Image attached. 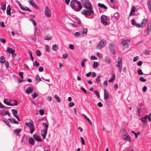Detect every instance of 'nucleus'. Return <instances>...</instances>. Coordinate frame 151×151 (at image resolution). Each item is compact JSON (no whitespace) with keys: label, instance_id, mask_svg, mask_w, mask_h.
Here are the masks:
<instances>
[{"label":"nucleus","instance_id":"4d7b16f0","mask_svg":"<svg viewBox=\"0 0 151 151\" xmlns=\"http://www.w3.org/2000/svg\"><path fill=\"white\" fill-rule=\"evenodd\" d=\"M139 80L141 81H142V82H145L146 81V79L144 78L143 77H140L139 78Z\"/></svg>","mask_w":151,"mask_h":151},{"label":"nucleus","instance_id":"473e14b6","mask_svg":"<svg viewBox=\"0 0 151 151\" xmlns=\"http://www.w3.org/2000/svg\"><path fill=\"white\" fill-rule=\"evenodd\" d=\"M147 5L149 10L151 12V1H148Z\"/></svg>","mask_w":151,"mask_h":151},{"label":"nucleus","instance_id":"de8ad7c7","mask_svg":"<svg viewBox=\"0 0 151 151\" xmlns=\"http://www.w3.org/2000/svg\"><path fill=\"white\" fill-rule=\"evenodd\" d=\"M29 20L32 22L33 24L35 26H36L37 24H36V22L34 20H33L32 19H29Z\"/></svg>","mask_w":151,"mask_h":151},{"label":"nucleus","instance_id":"cd10ccee","mask_svg":"<svg viewBox=\"0 0 151 151\" xmlns=\"http://www.w3.org/2000/svg\"><path fill=\"white\" fill-rule=\"evenodd\" d=\"M98 6L99 7H100L102 8H104L105 9H107V7L105 5H104V4H101L100 3H99L98 4Z\"/></svg>","mask_w":151,"mask_h":151},{"label":"nucleus","instance_id":"f8f14e48","mask_svg":"<svg viewBox=\"0 0 151 151\" xmlns=\"http://www.w3.org/2000/svg\"><path fill=\"white\" fill-rule=\"evenodd\" d=\"M25 91L27 93L30 94L33 92V90L32 87H29L26 89Z\"/></svg>","mask_w":151,"mask_h":151},{"label":"nucleus","instance_id":"423d86ee","mask_svg":"<svg viewBox=\"0 0 151 151\" xmlns=\"http://www.w3.org/2000/svg\"><path fill=\"white\" fill-rule=\"evenodd\" d=\"M86 10L84 9L82 11V14L86 16H89L92 13H94L92 9H88Z\"/></svg>","mask_w":151,"mask_h":151},{"label":"nucleus","instance_id":"a878e982","mask_svg":"<svg viewBox=\"0 0 151 151\" xmlns=\"http://www.w3.org/2000/svg\"><path fill=\"white\" fill-rule=\"evenodd\" d=\"M135 8L134 6H132V7L131 12L129 14V15H133V14H134L135 12Z\"/></svg>","mask_w":151,"mask_h":151},{"label":"nucleus","instance_id":"6e6d98bb","mask_svg":"<svg viewBox=\"0 0 151 151\" xmlns=\"http://www.w3.org/2000/svg\"><path fill=\"white\" fill-rule=\"evenodd\" d=\"M33 65L35 66H36L37 67H38L39 65H40V64H39V63L36 61H35L34 64H33Z\"/></svg>","mask_w":151,"mask_h":151},{"label":"nucleus","instance_id":"9b49d317","mask_svg":"<svg viewBox=\"0 0 151 151\" xmlns=\"http://www.w3.org/2000/svg\"><path fill=\"white\" fill-rule=\"evenodd\" d=\"M33 138L35 140L39 142H42L43 140L41 139L40 137L37 134H35L33 135Z\"/></svg>","mask_w":151,"mask_h":151},{"label":"nucleus","instance_id":"774afa93","mask_svg":"<svg viewBox=\"0 0 151 151\" xmlns=\"http://www.w3.org/2000/svg\"><path fill=\"white\" fill-rule=\"evenodd\" d=\"M81 89L86 94L87 93L86 91V90L83 87H81Z\"/></svg>","mask_w":151,"mask_h":151},{"label":"nucleus","instance_id":"ea45409f","mask_svg":"<svg viewBox=\"0 0 151 151\" xmlns=\"http://www.w3.org/2000/svg\"><path fill=\"white\" fill-rule=\"evenodd\" d=\"M29 55L30 56V57L31 58V60L32 61H33L34 58L32 55V52L30 51V50H29Z\"/></svg>","mask_w":151,"mask_h":151},{"label":"nucleus","instance_id":"e2e57ef3","mask_svg":"<svg viewBox=\"0 0 151 151\" xmlns=\"http://www.w3.org/2000/svg\"><path fill=\"white\" fill-rule=\"evenodd\" d=\"M131 132L134 134L135 136V137L136 138H137V133L134 132L133 131H131Z\"/></svg>","mask_w":151,"mask_h":151},{"label":"nucleus","instance_id":"a18cd8bd","mask_svg":"<svg viewBox=\"0 0 151 151\" xmlns=\"http://www.w3.org/2000/svg\"><path fill=\"white\" fill-rule=\"evenodd\" d=\"M101 77V76H98L96 78V82H97L98 83L100 82V78Z\"/></svg>","mask_w":151,"mask_h":151},{"label":"nucleus","instance_id":"3c124183","mask_svg":"<svg viewBox=\"0 0 151 151\" xmlns=\"http://www.w3.org/2000/svg\"><path fill=\"white\" fill-rule=\"evenodd\" d=\"M138 73L139 75H142L143 74V73L141 69H139L138 70Z\"/></svg>","mask_w":151,"mask_h":151},{"label":"nucleus","instance_id":"338daca9","mask_svg":"<svg viewBox=\"0 0 151 151\" xmlns=\"http://www.w3.org/2000/svg\"><path fill=\"white\" fill-rule=\"evenodd\" d=\"M74 103L73 102H72L70 103L69 104V106L70 107H71L74 106Z\"/></svg>","mask_w":151,"mask_h":151},{"label":"nucleus","instance_id":"393cba45","mask_svg":"<svg viewBox=\"0 0 151 151\" xmlns=\"http://www.w3.org/2000/svg\"><path fill=\"white\" fill-rule=\"evenodd\" d=\"M82 115L89 122V123L90 124V125H91V126H92V123L91 122L90 120V119L85 114H83Z\"/></svg>","mask_w":151,"mask_h":151},{"label":"nucleus","instance_id":"052dcab7","mask_svg":"<svg viewBox=\"0 0 151 151\" xmlns=\"http://www.w3.org/2000/svg\"><path fill=\"white\" fill-rule=\"evenodd\" d=\"M68 57L67 54L66 53L64 54L63 55V59H66Z\"/></svg>","mask_w":151,"mask_h":151},{"label":"nucleus","instance_id":"603ef678","mask_svg":"<svg viewBox=\"0 0 151 151\" xmlns=\"http://www.w3.org/2000/svg\"><path fill=\"white\" fill-rule=\"evenodd\" d=\"M39 112L40 113V114L41 116H42L44 114V111L43 109H40L39 111Z\"/></svg>","mask_w":151,"mask_h":151},{"label":"nucleus","instance_id":"4c0bfd02","mask_svg":"<svg viewBox=\"0 0 151 151\" xmlns=\"http://www.w3.org/2000/svg\"><path fill=\"white\" fill-rule=\"evenodd\" d=\"M16 2L18 4L19 7L22 9H23L24 7L21 4V3L18 1L17 0L16 1Z\"/></svg>","mask_w":151,"mask_h":151},{"label":"nucleus","instance_id":"412c9836","mask_svg":"<svg viewBox=\"0 0 151 151\" xmlns=\"http://www.w3.org/2000/svg\"><path fill=\"white\" fill-rule=\"evenodd\" d=\"M22 131L21 129H16L13 131L14 133L17 135H18L19 133Z\"/></svg>","mask_w":151,"mask_h":151},{"label":"nucleus","instance_id":"9d476101","mask_svg":"<svg viewBox=\"0 0 151 151\" xmlns=\"http://www.w3.org/2000/svg\"><path fill=\"white\" fill-rule=\"evenodd\" d=\"M45 14L47 17H51V12L48 6H47L45 8Z\"/></svg>","mask_w":151,"mask_h":151},{"label":"nucleus","instance_id":"2eb2a0df","mask_svg":"<svg viewBox=\"0 0 151 151\" xmlns=\"http://www.w3.org/2000/svg\"><path fill=\"white\" fill-rule=\"evenodd\" d=\"M104 98L105 100L107 99L109 97V94L108 91L106 89H104Z\"/></svg>","mask_w":151,"mask_h":151},{"label":"nucleus","instance_id":"0e129e2a","mask_svg":"<svg viewBox=\"0 0 151 151\" xmlns=\"http://www.w3.org/2000/svg\"><path fill=\"white\" fill-rule=\"evenodd\" d=\"M38 70L40 72H41L43 71L44 68L42 67H40L39 68Z\"/></svg>","mask_w":151,"mask_h":151},{"label":"nucleus","instance_id":"dca6fc26","mask_svg":"<svg viewBox=\"0 0 151 151\" xmlns=\"http://www.w3.org/2000/svg\"><path fill=\"white\" fill-rule=\"evenodd\" d=\"M11 8L9 5L7 7V10H6V13L8 15L11 16Z\"/></svg>","mask_w":151,"mask_h":151},{"label":"nucleus","instance_id":"aec40b11","mask_svg":"<svg viewBox=\"0 0 151 151\" xmlns=\"http://www.w3.org/2000/svg\"><path fill=\"white\" fill-rule=\"evenodd\" d=\"M29 143L30 145H35V141L32 138L30 137L29 138Z\"/></svg>","mask_w":151,"mask_h":151},{"label":"nucleus","instance_id":"8fccbe9b","mask_svg":"<svg viewBox=\"0 0 151 151\" xmlns=\"http://www.w3.org/2000/svg\"><path fill=\"white\" fill-rule=\"evenodd\" d=\"M104 60L106 62L108 63H110V59L107 57L105 58H104Z\"/></svg>","mask_w":151,"mask_h":151},{"label":"nucleus","instance_id":"1a4fd4ad","mask_svg":"<svg viewBox=\"0 0 151 151\" xmlns=\"http://www.w3.org/2000/svg\"><path fill=\"white\" fill-rule=\"evenodd\" d=\"M101 22L105 25H106L107 19L106 16L102 15L101 17Z\"/></svg>","mask_w":151,"mask_h":151},{"label":"nucleus","instance_id":"bf43d9fd","mask_svg":"<svg viewBox=\"0 0 151 151\" xmlns=\"http://www.w3.org/2000/svg\"><path fill=\"white\" fill-rule=\"evenodd\" d=\"M23 9H22V10H26L27 11L31 12V10L29 8L27 7H24Z\"/></svg>","mask_w":151,"mask_h":151},{"label":"nucleus","instance_id":"680f3d73","mask_svg":"<svg viewBox=\"0 0 151 151\" xmlns=\"http://www.w3.org/2000/svg\"><path fill=\"white\" fill-rule=\"evenodd\" d=\"M0 40L2 42L4 43H5L6 42V40L5 39H3L1 38H0Z\"/></svg>","mask_w":151,"mask_h":151},{"label":"nucleus","instance_id":"39448f33","mask_svg":"<svg viewBox=\"0 0 151 151\" xmlns=\"http://www.w3.org/2000/svg\"><path fill=\"white\" fill-rule=\"evenodd\" d=\"M122 59L121 57H119L117 59L118 64L116 65V66L118 68L119 71V72H121L122 68Z\"/></svg>","mask_w":151,"mask_h":151},{"label":"nucleus","instance_id":"f3484780","mask_svg":"<svg viewBox=\"0 0 151 151\" xmlns=\"http://www.w3.org/2000/svg\"><path fill=\"white\" fill-rule=\"evenodd\" d=\"M28 2L29 4L31 5L32 6L37 8V6L36 4L34 2V1L32 0H29L28 1Z\"/></svg>","mask_w":151,"mask_h":151},{"label":"nucleus","instance_id":"72a5a7b5","mask_svg":"<svg viewBox=\"0 0 151 151\" xmlns=\"http://www.w3.org/2000/svg\"><path fill=\"white\" fill-rule=\"evenodd\" d=\"M87 60L85 59H83L81 63V65L82 67H83L85 66V63L86 62Z\"/></svg>","mask_w":151,"mask_h":151},{"label":"nucleus","instance_id":"4be33fe9","mask_svg":"<svg viewBox=\"0 0 151 151\" xmlns=\"http://www.w3.org/2000/svg\"><path fill=\"white\" fill-rule=\"evenodd\" d=\"M147 19H143L141 22V25H142V27H144L147 23Z\"/></svg>","mask_w":151,"mask_h":151},{"label":"nucleus","instance_id":"f03ea898","mask_svg":"<svg viewBox=\"0 0 151 151\" xmlns=\"http://www.w3.org/2000/svg\"><path fill=\"white\" fill-rule=\"evenodd\" d=\"M82 4L84 8L87 9H92V6L88 0H83Z\"/></svg>","mask_w":151,"mask_h":151},{"label":"nucleus","instance_id":"ddd939ff","mask_svg":"<svg viewBox=\"0 0 151 151\" xmlns=\"http://www.w3.org/2000/svg\"><path fill=\"white\" fill-rule=\"evenodd\" d=\"M109 48L111 52L113 54L115 53V50H114V44L112 43L109 46Z\"/></svg>","mask_w":151,"mask_h":151},{"label":"nucleus","instance_id":"a19ab883","mask_svg":"<svg viewBox=\"0 0 151 151\" xmlns=\"http://www.w3.org/2000/svg\"><path fill=\"white\" fill-rule=\"evenodd\" d=\"M141 107H139V106H138L137 107V112L138 114V115L139 116H140V113L141 112Z\"/></svg>","mask_w":151,"mask_h":151},{"label":"nucleus","instance_id":"7ed1b4c3","mask_svg":"<svg viewBox=\"0 0 151 151\" xmlns=\"http://www.w3.org/2000/svg\"><path fill=\"white\" fill-rule=\"evenodd\" d=\"M106 41L104 39L101 40L97 45L96 47L97 50L101 49L104 47L106 44Z\"/></svg>","mask_w":151,"mask_h":151},{"label":"nucleus","instance_id":"c756f323","mask_svg":"<svg viewBox=\"0 0 151 151\" xmlns=\"http://www.w3.org/2000/svg\"><path fill=\"white\" fill-rule=\"evenodd\" d=\"M12 112L14 116L17 115V114L18 113V111L17 110L14 109H13L12 110Z\"/></svg>","mask_w":151,"mask_h":151},{"label":"nucleus","instance_id":"13d9d810","mask_svg":"<svg viewBox=\"0 0 151 151\" xmlns=\"http://www.w3.org/2000/svg\"><path fill=\"white\" fill-rule=\"evenodd\" d=\"M81 142L82 144L83 145H85V142L83 138L82 137H81Z\"/></svg>","mask_w":151,"mask_h":151},{"label":"nucleus","instance_id":"f257e3e1","mask_svg":"<svg viewBox=\"0 0 151 151\" xmlns=\"http://www.w3.org/2000/svg\"><path fill=\"white\" fill-rule=\"evenodd\" d=\"M70 4L71 7L76 11H80L82 8L81 3L77 0L72 1L70 2Z\"/></svg>","mask_w":151,"mask_h":151},{"label":"nucleus","instance_id":"4468645a","mask_svg":"<svg viewBox=\"0 0 151 151\" xmlns=\"http://www.w3.org/2000/svg\"><path fill=\"white\" fill-rule=\"evenodd\" d=\"M47 132V130L46 129H45L41 132V134L43 139L45 138Z\"/></svg>","mask_w":151,"mask_h":151},{"label":"nucleus","instance_id":"5701e85b","mask_svg":"<svg viewBox=\"0 0 151 151\" xmlns=\"http://www.w3.org/2000/svg\"><path fill=\"white\" fill-rule=\"evenodd\" d=\"M8 120L10 121V122L12 124H18V123L17 121H16L14 118L13 119H8Z\"/></svg>","mask_w":151,"mask_h":151},{"label":"nucleus","instance_id":"58836bf2","mask_svg":"<svg viewBox=\"0 0 151 151\" xmlns=\"http://www.w3.org/2000/svg\"><path fill=\"white\" fill-rule=\"evenodd\" d=\"M99 65V63L98 62H94L93 64V67L94 68H97Z\"/></svg>","mask_w":151,"mask_h":151},{"label":"nucleus","instance_id":"f704fd0d","mask_svg":"<svg viewBox=\"0 0 151 151\" xmlns=\"http://www.w3.org/2000/svg\"><path fill=\"white\" fill-rule=\"evenodd\" d=\"M5 62V58L3 56L0 57V62L1 63H4Z\"/></svg>","mask_w":151,"mask_h":151},{"label":"nucleus","instance_id":"bb28decb","mask_svg":"<svg viewBox=\"0 0 151 151\" xmlns=\"http://www.w3.org/2000/svg\"><path fill=\"white\" fill-rule=\"evenodd\" d=\"M124 139L125 140L128 141L130 142H131V138L129 135L127 136L126 137H124Z\"/></svg>","mask_w":151,"mask_h":151},{"label":"nucleus","instance_id":"20e7f679","mask_svg":"<svg viewBox=\"0 0 151 151\" xmlns=\"http://www.w3.org/2000/svg\"><path fill=\"white\" fill-rule=\"evenodd\" d=\"M121 40L122 42L121 43L122 45L123 49L124 50L127 48L128 47V43L130 42V40L129 39L126 40L124 39H123Z\"/></svg>","mask_w":151,"mask_h":151},{"label":"nucleus","instance_id":"6e6552de","mask_svg":"<svg viewBox=\"0 0 151 151\" xmlns=\"http://www.w3.org/2000/svg\"><path fill=\"white\" fill-rule=\"evenodd\" d=\"M8 99H5L4 100V103L6 105L10 106H17L18 104V102L17 100H14L15 102V103H10L6 101H7Z\"/></svg>","mask_w":151,"mask_h":151},{"label":"nucleus","instance_id":"6ab92c4d","mask_svg":"<svg viewBox=\"0 0 151 151\" xmlns=\"http://www.w3.org/2000/svg\"><path fill=\"white\" fill-rule=\"evenodd\" d=\"M151 30V21L149 22L148 25V28L147 30V34L148 35L150 34L149 32Z\"/></svg>","mask_w":151,"mask_h":151},{"label":"nucleus","instance_id":"2f4dec72","mask_svg":"<svg viewBox=\"0 0 151 151\" xmlns=\"http://www.w3.org/2000/svg\"><path fill=\"white\" fill-rule=\"evenodd\" d=\"M54 98L59 103L60 102L61 100H60V98L57 95H55V96H54Z\"/></svg>","mask_w":151,"mask_h":151},{"label":"nucleus","instance_id":"c9c22d12","mask_svg":"<svg viewBox=\"0 0 151 151\" xmlns=\"http://www.w3.org/2000/svg\"><path fill=\"white\" fill-rule=\"evenodd\" d=\"M52 38V37L49 35H47L45 37L44 39L46 40H50Z\"/></svg>","mask_w":151,"mask_h":151},{"label":"nucleus","instance_id":"0eeeda50","mask_svg":"<svg viewBox=\"0 0 151 151\" xmlns=\"http://www.w3.org/2000/svg\"><path fill=\"white\" fill-rule=\"evenodd\" d=\"M31 122H32V121H31ZM25 124L29 128L31 133L32 134L35 130V127L33 125V123H32L31 122H29L28 123H26Z\"/></svg>","mask_w":151,"mask_h":151},{"label":"nucleus","instance_id":"5fc2aeb1","mask_svg":"<svg viewBox=\"0 0 151 151\" xmlns=\"http://www.w3.org/2000/svg\"><path fill=\"white\" fill-rule=\"evenodd\" d=\"M5 123L9 127H11V125L8 120L5 121Z\"/></svg>","mask_w":151,"mask_h":151},{"label":"nucleus","instance_id":"79ce46f5","mask_svg":"<svg viewBox=\"0 0 151 151\" xmlns=\"http://www.w3.org/2000/svg\"><path fill=\"white\" fill-rule=\"evenodd\" d=\"M87 30H88L87 29H84L83 30V31L81 32V33L82 34H86L87 33Z\"/></svg>","mask_w":151,"mask_h":151},{"label":"nucleus","instance_id":"49530a36","mask_svg":"<svg viewBox=\"0 0 151 151\" xmlns=\"http://www.w3.org/2000/svg\"><path fill=\"white\" fill-rule=\"evenodd\" d=\"M129 135L127 132L126 131L124 132V134L123 135V138H124V137H127V136Z\"/></svg>","mask_w":151,"mask_h":151},{"label":"nucleus","instance_id":"a211bd4d","mask_svg":"<svg viewBox=\"0 0 151 151\" xmlns=\"http://www.w3.org/2000/svg\"><path fill=\"white\" fill-rule=\"evenodd\" d=\"M6 51L10 54H13L15 52V50L13 49L8 47L7 48Z\"/></svg>","mask_w":151,"mask_h":151},{"label":"nucleus","instance_id":"37998d69","mask_svg":"<svg viewBox=\"0 0 151 151\" xmlns=\"http://www.w3.org/2000/svg\"><path fill=\"white\" fill-rule=\"evenodd\" d=\"M36 80L37 81V82H39L41 81L40 78L39 77V75H37L36 77Z\"/></svg>","mask_w":151,"mask_h":151},{"label":"nucleus","instance_id":"7c9ffc66","mask_svg":"<svg viewBox=\"0 0 151 151\" xmlns=\"http://www.w3.org/2000/svg\"><path fill=\"white\" fill-rule=\"evenodd\" d=\"M58 46L56 45H54L52 47V49L54 51H56L58 49Z\"/></svg>","mask_w":151,"mask_h":151},{"label":"nucleus","instance_id":"864d4df0","mask_svg":"<svg viewBox=\"0 0 151 151\" xmlns=\"http://www.w3.org/2000/svg\"><path fill=\"white\" fill-rule=\"evenodd\" d=\"M43 124L45 125V129H46L47 130V129L48 127V125L47 124L46 122H43Z\"/></svg>","mask_w":151,"mask_h":151},{"label":"nucleus","instance_id":"69168bd1","mask_svg":"<svg viewBox=\"0 0 151 151\" xmlns=\"http://www.w3.org/2000/svg\"><path fill=\"white\" fill-rule=\"evenodd\" d=\"M147 87L146 86H144L142 88V90L144 92H146L147 90Z\"/></svg>","mask_w":151,"mask_h":151},{"label":"nucleus","instance_id":"e433bc0d","mask_svg":"<svg viewBox=\"0 0 151 151\" xmlns=\"http://www.w3.org/2000/svg\"><path fill=\"white\" fill-rule=\"evenodd\" d=\"M32 96L33 99H34L37 97L38 94L35 92H34L32 94Z\"/></svg>","mask_w":151,"mask_h":151},{"label":"nucleus","instance_id":"b1692460","mask_svg":"<svg viewBox=\"0 0 151 151\" xmlns=\"http://www.w3.org/2000/svg\"><path fill=\"white\" fill-rule=\"evenodd\" d=\"M1 9L2 10H4L6 9V4L4 2H2L1 3Z\"/></svg>","mask_w":151,"mask_h":151},{"label":"nucleus","instance_id":"c03bdc74","mask_svg":"<svg viewBox=\"0 0 151 151\" xmlns=\"http://www.w3.org/2000/svg\"><path fill=\"white\" fill-rule=\"evenodd\" d=\"M36 53L38 57L40 56L41 55V52L39 50H37Z\"/></svg>","mask_w":151,"mask_h":151},{"label":"nucleus","instance_id":"09e8293b","mask_svg":"<svg viewBox=\"0 0 151 151\" xmlns=\"http://www.w3.org/2000/svg\"><path fill=\"white\" fill-rule=\"evenodd\" d=\"M94 93L96 95V96L98 98H100V96L99 95V92H98L97 91H94Z\"/></svg>","mask_w":151,"mask_h":151},{"label":"nucleus","instance_id":"c85d7f7f","mask_svg":"<svg viewBox=\"0 0 151 151\" xmlns=\"http://www.w3.org/2000/svg\"><path fill=\"white\" fill-rule=\"evenodd\" d=\"M115 78V74H113L112 76L111 77L110 79L108 80V81L110 82H112Z\"/></svg>","mask_w":151,"mask_h":151}]
</instances>
